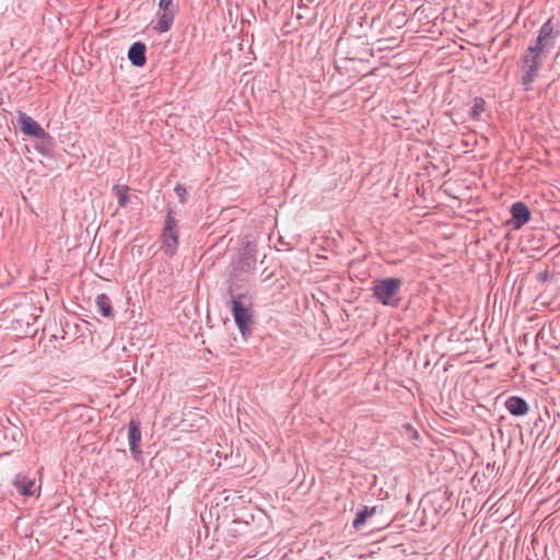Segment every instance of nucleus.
I'll return each instance as SVG.
<instances>
[{
  "instance_id": "9b49d317",
  "label": "nucleus",
  "mask_w": 560,
  "mask_h": 560,
  "mask_svg": "<svg viewBox=\"0 0 560 560\" xmlns=\"http://www.w3.org/2000/svg\"><path fill=\"white\" fill-rule=\"evenodd\" d=\"M145 44L141 42L133 43L128 50V58L136 67H143L147 62Z\"/></svg>"
},
{
  "instance_id": "20e7f679",
  "label": "nucleus",
  "mask_w": 560,
  "mask_h": 560,
  "mask_svg": "<svg viewBox=\"0 0 560 560\" xmlns=\"http://www.w3.org/2000/svg\"><path fill=\"white\" fill-rule=\"evenodd\" d=\"M177 220L172 209L167 210L161 233V249L167 257H173L178 248Z\"/></svg>"
},
{
  "instance_id": "6ab92c4d",
  "label": "nucleus",
  "mask_w": 560,
  "mask_h": 560,
  "mask_svg": "<svg viewBox=\"0 0 560 560\" xmlns=\"http://www.w3.org/2000/svg\"><path fill=\"white\" fill-rule=\"evenodd\" d=\"M159 9L161 11H167V10L176 9V7L173 4V0H160Z\"/></svg>"
},
{
  "instance_id": "2eb2a0df",
  "label": "nucleus",
  "mask_w": 560,
  "mask_h": 560,
  "mask_svg": "<svg viewBox=\"0 0 560 560\" xmlns=\"http://www.w3.org/2000/svg\"><path fill=\"white\" fill-rule=\"evenodd\" d=\"M129 190L130 188L127 185H114L113 192L117 198L119 207L125 208L129 203Z\"/></svg>"
},
{
  "instance_id": "a211bd4d",
  "label": "nucleus",
  "mask_w": 560,
  "mask_h": 560,
  "mask_svg": "<svg viewBox=\"0 0 560 560\" xmlns=\"http://www.w3.org/2000/svg\"><path fill=\"white\" fill-rule=\"evenodd\" d=\"M483 110H485V101L481 97H476L474 100V105L471 108V116L474 118H478Z\"/></svg>"
},
{
  "instance_id": "f257e3e1",
  "label": "nucleus",
  "mask_w": 560,
  "mask_h": 560,
  "mask_svg": "<svg viewBox=\"0 0 560 560\" xmlns=\"http://www.w3.org/2000/svg\"><path fill=\"white\" fill-rule=\"evenodd\" d=\"M228 294L231 300V312L234 317L235 324L243 337L252 334V326L254 324L253 301L249 295V290L242 291L241 285L233 284L228 288Z\"/></svg>"
},
{
  "instance_id": "39448f33",
  "label": "nucleus",
  "mask_w": 560,
  "mask_h": 560,
  "mask_svg": "<svg viewBox=\"0 0 560 560\" xmlns=\"http://www.w3.org/2000/svg\"><path fill=\"white\" fill-rule=\"evenodd\" d=\"M556 35L553 23L549 19L541 25L535 43L527 48L526 52L547 58L550 49L555 46Z\"/></svg>"
},
{
  "instance_id": "ddd939ff",
  "label": "nucleus",
  "mask_w": 560,
  "mask_h": 560,
  "mask_svg": "<svg viewBox=\"0 0 560 560\" xmlns=\"http://www.w3.org/2000/svg\"><path fill=\"white\" fill-rule=\"evenodd\" d=\"M176 11L177 9L162 11V13L159 14V20L156 25L154 26V30L160 33L167 32L174 23Z\"/></svg>"
},
{
  "instance_id": "9d476101",
  "label": "nucleus",
  "mask_w": 560,
  "mask_h": 560,
  "mask_svg": "<svg viewBox=\"0 0 560 560\" xmlns=\"http://www.w3.org/2000/svg\"><path fill=\"white\" fill-rule=\"evenodd\" d=\"M128 440L130 452L136 455L140 453V442H141V430H140V421L137 419H131L128 424Z\"/></svg>"
},
{
  "instance_id": "f03ea898",
  "label": "nucleus",
  "mask_w": 560,
  "mask_h": 560,
  "mask_svg": "<svg viewBox=\"0 0 560 560\" xmlns=\"http://www.w3.org/2000/svg\"><path fill=\"white\" fill-rule=\"evenodd\" d=\"M232 267L229 287L235 284L243 288L241 283H248L252 275L256 270V245L247 242L243 250L233 261Z\"/></svg>"
},
{
  "instance_id": "dca6fc26",
  "label": "nucleus",
  "mask_w": 560,
  "mask_h": 560,
  "mask_svg": "<svg viewBox=\"0 0 560 560\" xmlns=\"http://www.w3.org/2000/svg\"><path fill=\"white\" fill-rule=\"evenodd\" d=\"M376 512V508L369 509L364 506L360 512L357 513L355 518L353 520L352 526L355 529H359L366 521L368 516L373 515Z\"/></svg>"
},
{
  "instance_id": "412c9836",
  "label": "nucleus",
  "mask_w": 560,
  "mask_h": 560,
  "mask_svg": "<svg viewBox=\"0 0 560 560\" xmlns=\"http://www.w3.org/2000/svg\"><path fill=\"white\" fill-rule=\"evenodd\" d=\"M407 430L411 431V433H412L411 438H413V439L418 438V432L416 430H413L410 425H407Z\"/></svg>"
},
{
  "instance_id": "4468645a",
  "label": "nucleus",
  "mask_w": 560,
  "mask_h": 560,
  "mask_svg": "<svg viewBox=\"0 0 560 560\" xmlns=\"http://www.w3.org/2000/svg\"><path fill=\"white\" fill-rule=\"evenodd\" d=\"M95 304L98 313L102 314L104 317H114L110 299L105 293H101L96 296Z\"/></svg>"
},
{
  "instance_id": "6e6552de",
  "label": "nucleus",
  "mask_w": 560,
  "mask_h": 560,
  "mask_svg": "<svg viewBox=\"0 0 560 560\" xmlns=\"http://www.w3.org/2000/svg\"><path fill=\"white\" fill-rule=\"evenodd\" d=\"M511 214L514 229L522 228L530 220V211L528 207L522 201H517L512 205Z\"/></svg>"
},
{
  "instance_id": "f3484780",
  "label": "nucleus",
  "mask_w": 560,
  "mask_h": 560,
  "mask_svg": "<svg viewBox=\"0 0 560 560\" xmlns=\"http://www.w3.org/2000/svg\"><path fill=\"white\" fill-rule=\"evenodd\" d=\"M36 139L38 140L36 148L39 152L48 154L52 150V138L48 132L45 131V136H38Z\"/></svg>"
},
{
  "instance_id": "423d86ee",
  "label": "nucleus",
  "mask_w": 560,
  "mask_h": 560,
  "mask_svg": "<svg viewBox=\"0 0 560 560\" xmlns=\"http://www.w3.org/2000/svg\"><path fill=\"white\" fill-rule=\"evenodd\" d=\"M546 58L535 56L529 52H525L522 57L521 70L522 78L521 82L525 91L532 90V84L536 80L540 68Z\"/></svg>"
},
{
  "instance_id": "f8f14e48",
  "label": "nucleus",
  "mask_w": 560,
  "mask_h": 560,
  "mask_svg": "<svg viewBox=\"0 0 560 560\" xmlns=\"http://www.w3.org/2000/svg\"><path fill=\"white\" fill-rule=\"evenodd\" d=\"M13 485L16 488L18 492L21 495L30 497L33 495L35 490V481L34 479H30L28 477L18 474L13 480Z\"/></svg>"
},
{
  "instance_id": "7ed1b4c3",
  "label": "nucleus",
  "mask_w": 560,
  "mask_h": 560,
  "mask_svg": "<svg viewBox=\"0 0 560 560\" xmlns=\"http://www.w3.org/2000/svg\"><path fill=\"white\" fill-rule=\"evenodd\" d=\"M402 284V279L396 277L375 279L371 289L372 296L384 306L398 307Z\"/></svg>"
},
{
  "instance_id": "aec40b11",
  "label": "nucleus",
  "mask_w": 560,
  "mask_h": 560,
  "mask_svg": "<svg viewBox=\"0 0 560 560\" xmlns=\"http://www.w3.org/2000/svg\"><path fill=\"white\" fill-rule=\"evenodd\" d=\"M175 191L177 192L178 197L180 198V201L183 202L186 195V189L182 185L177 184L175 187Z\"/></svg>"
},
{
  "instance_id": "1a4fd4ad",
  "label": "nucleus",
  "mask_w": 560,
  "mask_h": 560,
  "mask_svg": "<svg viewBox=\"0 0 560 560\" xmlns=\"http://www.w3.org/2000/svg\"><path fill=\"white\" fill-rule=\"evenodd\" d=\"M505 408L514 417H523L528 413L529 406L527 401L520 396H510L505 402Z\"/></svg>"
},
{
  "instance_id": "0eeeda50",
  "label": "nucleus",
  "mask_w": 560,
  "mask_h": 560,
  "mask_svg": "<svg viewBox=\"0 0 560 560\" xmlns=\"http://www.w3.org/2000/svg\"><path fill=\"white\" fill-rule=\"evenodd\" d=\"M16 126L26 136H32L35 138L38 136H45V130L42 128V126L23 112H19L18 114Z\"/></svg>"
}]
</instances>
